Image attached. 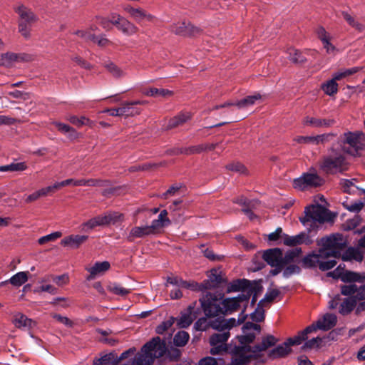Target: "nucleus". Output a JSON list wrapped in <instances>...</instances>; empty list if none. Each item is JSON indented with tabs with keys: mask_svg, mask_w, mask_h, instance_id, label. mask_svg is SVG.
Wrapping results in <instances>:
<instances>
[{
	"mask_svg": "<svg viewBox=\"0 0 365 365\" xmlns=\"http://www.w3.org/2000/svg\"><path fill=\"white\" fill-rule=\"evenodd\" d=\"M166 344L156 336L146 343L141 349V353L135 356L133 365H152L155 359L163 356L166 352Z\"/></svg>",
	"mask_w": 365,
	"mask_h": 365,
	"instance_id": "obj_1",
	"label": "nucleus"
},
{
	"mask_svg": "<svg viewBox=\"0 0 365 365\" xmlns=\"http://www.w3.org/2000/svg\"><path fill=\"white\" fill-rule=\"evenodd\" d=\"M319 168L327 174H336L347 170L349 162L342 150L338 147H333L322 158Z\"/></svg>",
	"mask_w": 365,
	"mask_h": 365,
	"instance_id": "obj_2",
	"label": "nucleus"
},
{
	"mask_svg": "<svg viewBox=\"0 0 365 365\" xmlns=\"http://www.w3.org/2000/svg\"><path fill=\"white\" fill-rule=\"evenodd\" d=\"M317 245L322 247L320 253L325 257L339 258L347 245V240L341 234L336 233L321 238Z\"/></svg>",
	"mask_w": 365,
	"mask_h": 365,
	"instance_id": "obj_3",
	"label": "nucleus"
},
{
	"mask_svg": "<svg viewBox=\"0 0 365 365\" xmlns=\"http://www.w3.org/2000/svg\"><path fill=\"white\" fill-rule=\"evenodd\" d=\"M329 220V213L326 208L319 205H312L305 207L304 216L300 218V222L311 231L317 227L318 224H322Z\"/></svg>",
	"mask_w": 365,
	"mask_h": 365,
	"instance_id": "obj_4",
	"label": "nucleus"
},
{
	"mask_svg": "<svg viewBox=\"0 0 365 365\" xmlns=\"http://www.w3.org/2000/svg\"><path fill=\"white\" fill-rule=\"evenodd\" d=\"M364 135L362 132H348L344 133L339 140L341 150L344 153L356 155L364 148Z\"/></svg>",
	"mask_w": 365,
	"mask_h": 365,
	"instance_id": "obj_5",
	"label": "nucleus"
},
{
	"mask_svg": "<svg viewBox=\"0 0 365 365\" xmlns=\"http://www.w3.org/2000/svg\"><path fill=\"white\" fill-rule=\"evenodd\" d=\"M15 11L19 15V32L25 38H29L31 36V27L38 20V18L31 9L24 5L17 7Z\"/></svg>",
	"mask_w": 365,
	"mask_h": 365,
	"instance_id": "obj_6",
	"label": "nucleus"
},
{
	"mask_svg": "<svg viewBox=\"0 0 365 365\" xmlns=\"http://www.w3.org/2000/svg\"><path fill=\"white\" fill-rule=\"evenodd\" d=\"M323 182V179L317 174L316 170L311 168L308 172L304 173L300 177L294 179L292 186L298 190H305L319 187Z\"/></svg>",
	"mask_w": 365,
	"mask_h": 365,
	"instance_id": "obj_7",
	"label": "nucleus"
},
{
	"mask_svg": "<svg viewBox=\"0 0 365 365\" xmlns=\"http://www.w3.org/2000/svg\"><path fill=\"white\" fill-rule=\"evenodd\" d=\"M200 302L206 316L214 317L223 314L222 298L217 294L207 292Z\"/></svg>",
	"mask_w": 365,
	"mask_h": 365,
	"instance_id": "obj_8",
	"label": "nucleus"
},
{
	"mask_svg": "<svg viewBox=\"0 0 365 365\" xmlns=\"http://www.w3.org/2000/svg\"><path fill=\"white\" fill-rule=\"evenodd\" d=\"M252 292L251 289H245L236 297L222 299L223 314H231L241 307L245 309Z\"/></svg>",
	"mask_w": 365,
	"mask_h": 365,
	"instance_id": "obj_9",
	"label": "nucleus"
},
{
	"mask_svg": "<svg viewBox=\"0 0 365 365\" xmlns=\"http://www.w3.org/2000/svg\"><path fill=\"white\" fill-rule=\"evenodd\" d=\"M122 218L123 215L118 212H108L103 215H98L83 223L81 225V230L83 231H87L88 230H92L96 226L106 225L111 223L114 224L121 220Z\"/></svg>",
	"mask_w": 365,
	"mask_h": 365,
	"instance_id": "obj_10",
	"label": "nucleus"
},
{
	"mask_svg": "<svg viewBox=\"0 0 365 365\" xmlns=\"http://www.w3.org/2000/svg\"><path fill=\"white\" fill-rule=\"evenodd\" d=\"M220 333L212 334L210 338L212 346L210 353L212 355L222 354L227 351V341L230 336V331H219Z\"/></svg>",
	"mask_w": 365,
	"mask_h": 365,
	"instance_id": "obj_11",
	"label": "nucleus"
},
{
	"mask_svg": "<svg viewBox=\"0 0 365 365\" xmlns=\"http://www.w3.org/2000/svg\"><path fill=\"white\" fill-rule=\"evenodd\" d=\"M357 301L358 299L353 297H342L340 294H337L329 302V307L331 309L338 308L340 314L346 315L354 309Z\"/></svg>",
	"mask_w": 365,
	"mask_h": 365,
	"instance_id": "obj_12",
	"label": "nucleus"
},
{
	"mask_svg": "<svg viewBox=\"0 0 365 365\" xmlns=\"http://www.w3.org/2000/svg\"><path fill=\"white\" fill-rule=\"evenodd\" d=\"M327 275L334 279H341L344 282H361L364 279V277L357 272L345 270V266L341 264H339L334 271L329 272Z\"/></svg>",
	"mask_w": 365,
	"mask_h": 365,
	"instance_id": "obj_13",
	"label": "nucleus"
},
{
	"mask_svg": "<svg viewBox=\"0 0 365 365\" xmlns=\"http://www.w3.org/2000/svg\"><path fill=\"white\" fill-rule=\"evenodd\" d=\"M34 59V56L31 54L7 52L0 54V67H9L11 66L14 62H29Z\"/></svg>",
	"mask_w": 365,
	"mask_h": 365,
	"instance_id": "obj_14",
	"label": "nucleus"
},
{
	"mask_svg": "<svg viewBox=\"0 0 365 365\" xmlns=\"http://www.w3.org/2000/svg\"><path fill=\"white\" fill-rule=\"evenodd\" d=\"M247 315L245 314V309L239 314L237 321L235 318H230L228 319L216 320L213 322L211 327L218 331H229L230 329L237 324H240L246 319Z\"/></svg>",
	"mask_w": 365,
	"mask_h": 365,
	"instance_id": "obj_15",
	"label": "nucleus"
},
{
	"mask_svg": "<svg viewBox=\"0 0 365 365\" xmlns=\"http://www.w3.org/2000/svg\"><path fill=\"white\" fill-rule=\"evenodd\" d=\"M262 98V96L259 93H255L252 96H248L246 98H243L241 101H238L235 103L232 101H227L223 104H220L215 106L213 108H209L207 110V113H210L212 110H217L222 108H225L230 106H236L240 109H243L248 108L252 105H254L256 101L260 100Z\"/></svg>",
	"mask_w": 365,
	"mask_h": 365,
	"instance_id": "obj_16",
	"label": "nucleus"
},
{
	"mask_svg": "<svg viewBox=\"0 0 365 365\" xmlns=\"http://www.w3.org/2000/svg\"><path fill=\"white\" fill-rule=\"evenodd\" d=\"M170 30L177 35L194 36L200 33V29L190 22H179L170 26Z\"/></svg>",
	"mask_w": 365,
	"mask_h": 365,
	"instance_id": "obj_17",
	"label": "nucleus"
},
{
	"mask_svg": "<svg viewBox=\"0 0 365 365\" xmlns=\"http://www.w3.org/2000/svg\"><path fill=\"white\" fill-rule=\"evenodd\" d=\"M263 259L270 266L286 264L283 258V253L279 248L266 250L263 254Z\"/></svg>",
	"mask_w": 365,
	"mask_h": 365,
	"instance_id": "obj_18",
	"label": "nucleus"
},
{
	"mask_svg": "<svg viewBox=\"0 0 365 365\" xmlns=\"http://www.w3.org/2000/svg\"><path fill=\"white\" fill-rule=\"evenodd\" d=\"M341 294L345 297H353L356 299L364 300L365 299V284L359 287L354 284L341 286Z\"/></svg>",
	"mask_w": 365,
	"mask_h": 365,
	"instance_id": "obj_19",
	"label": "nucleus"
},
{
	"mask_svg": "<svg viewBox=\"0 0 365 365\" xmlns=\"http://www.w3.org/2000/svg\"><path fill=\"white\" fill-rule=\"evenodd\" d=\"M195 307V302L190 304L187 309L181 312L180 316L175 319L178 327L180 328H187L192 323L195 319L194 313Z\"/></svg>",
	"mask_w": 365,
	"mask_h": 365,
	"instance_id": "obj_20",
	"label": "nucleus"
},
{
	"mask_svg": "<svg viewBox=\"0 0 365 365\" xmlns=\"http://www.w3.org/2000/svg\"><path fill=\"white\" fill-rule=\"evenodd\" d=\"M336 321L337 319L335 314L327 313L313 324L315 327V331L317 329L327 331L334 327L336 324Z\"/></svg>",
	"mask_w": 365,
	"mask_h": 365,
	"instance_id": "obj_21",
	"label": "nucleus"
},
{
	"mask_svg": "<svg viewBox=\"0 0 365 365\" xmlns=\"http://www.w3.org/2000/svg\"><path fill=\"white\" fill-rule=\"evenodd\" d=\"M124 10L127 11L137 22H140L144 19L150 21L153 19V16L150 14H147L140 8H133L130 6H126L124 7Z\"/></svg>",
	"mask_w": 365,
	"mask_h": 365,
	"instance_id": "obj_22",
	"label": "nucleus"
},
{
	"mask_svg": "<svg viewBox=\"0 0 365 365\" xmlns=\"http://www.w3.org/2000/svg\"><path fill=\"white\" fill-rule=\"evenodd\" d=\"M88 239V236L86 235H69L68 237H64L61 242V245L64 247H68L71 249H76L79 247L81 245L84 243Z\"/></svg>",
	"mask_w": 365,
	"mask_h": 365,
	"instance_id": "obj_23",
	"label": "nucleus"
},
{
	"mask_svg": "<svg viewBox=\"0 0 365 365\" xmlns=\"http://www.w3.org/2000/svg\"><path fill=\"white\" fill-rule=\"evenodd\" d=\"M303 123L305 125H309L314 128L330 127L335 123V120L334 119H323L315 117L307 116L304 118Z\"/></svg>",
	"mask_w": 365,
	"mask_h": 365,
	"instance_id": "obj_24",
	"label": "nucleus"
},
{
	"mask_svg": "<svg viewBox=\"0 0 365 365\" xmlns=\"http://www.w3.org/2000/svg\"><path fill=\"white\" fill-rule=\"evenodd\" d=\"M278 339L273 335H267L262 339L260 344L256 345L252 349L254 355L259 356L262 351L267 350L268 348L275 345Z\"/></svg>",
	"mask_w": 365,
	"mask_h": 365,
	"instance_id": "obj_25",
	"label": "nucleus"
},
{
	"mask_svg": "<svg viewBox=\"0 0 365 365\" xmlns=\"http://www.w3.org/2000/svg\"><path fill=\"white\" fill-rule=\"evenodd\" d=\"M171 224V221L168 217V211L166 210H162L158 219L152 221L151 225H150L154 232L156 233L161 228L167 227Z\"/></svg>",
	"mask_w": 365,
	"mask_h": 365,
	"instance_id": "obj_26",
	"label": "nucleus"
},
{
	"mask_svg": "<svg viewBox=\"0 0 365 365\" xmlns=\"http://www.w3.org/2000/svg\"><path fill=\"white\" fill-rule=\"evenodd\" d=\"M14 326L18 329L32 328L36 326V322L31 319L28 318L22 313H16L14 316L12 321Z\"/></svg>",
	"mask_w": 365,
	"mask_h": 365,
	"instance_id": "obj_27",
	"label": "nucleus"
},
{
	"mask_svg": "<svg viewBox=\"0 0 365 365\" xmlns=\"http://www.w3.org/2000/svg\"><path fill=\"white\" fill-rule=\"evenodd\" d=\"M110 263L107 261L96 262L95 264L86 269L90 273L87 277L88 280H91L95 278L96 275L102 274L110 269Z\"/></svg>",
	"mask_w": 365,
	"mask_h": 365,
	"instance_id": "obj_28",
	"label": "nucleus"
},
{
	"mask_svg": "<svg viewBox=\"0 0 365 365\" xmlns=\"http://www.w3.org/2000/svg\"><path fill=\"white\" fill-rule=\"evenodd\" d=\"M314 331H315V327L314 324H312L306 327L303 331L299 332L297 336H294L293 338H289L288 339H287L286 341L287 344L289 346V347L293 345L301 344L302 341L307 339V335L309 333L313 332Z\"/></svg>",
	"mask_w": 365,
	"mask_h": 365,
	"instance_id": "obj_29",
	"label": "nucleus"
},
{
	"mask_svg": "<svg viewBox=\"0 0 365 365\" xmlns=\"http://www.w3.org/2000/svg\"><path fill=\"white\" fill-rule=\"evenodd\" d=\"M140 103H141L140 101L123 103L120 106L122 116L129 117L140 114V110L134 106Z\"/></svg>",
	"mask_w": 365,
	"mask_h": 365,
	"instance_id": "obj_30",
	"label": "nucleus"
},
{
	"mask_svg": "<svg viewBox=\"0 0 365 365\" xmlns=\"http://www.w3.org/2000/svg\"><path fill=\"white\" fill-rule=\"evenodd\" d=\"M340 257L343 261L361 262L364 258V253L358 248L349 247L341 254Z\"/></svg>",
	"mask_w": 365,
	"mask_h": 365,
	"instance_id": "obj_31",
	"label": "nucleus"
},
{
	"mask_svg": "<svg viewBox=\"0 0 365 365\" xmlns=\"http://www.w3.org/2000/svg\"><path fill=\"white\" fill-rule=\"evenodd\" d=\"M153 234L154 232L150 225L135 227L130 230L128 235V239L131 241L134 238H141Z\"/></svg>",
	"mask_w": 365,
	"mask_h": 365,
	"instance_id": "obj_32",
	"label": "nucleus"
},
{
	"mask_svg": "<svg viewBox=\"0 0 365 365\" xmlns=\"http://www.w3.org/2000/svg\"><path fill=\"white\" fill-rule=\"evenodd\" d=\"M291 351V348L287 344V341L284 342L282 344L278 345L275 348L272 349L269 352V357L271 359H277L284 357L288 355Z\"/></svg>",
	"mask_w": 365,
	"mask_h": 365,
	"instance_id": "obj_33",
	"label": "nucleus"
},
{
	"mask_svg": "<svg viewBox=\"0 0 365 365\" xmlns=\"http://www.w3.org/2000/svg\"><path fill=\"white\" fill-rule=\"evenodd\" d=\"M306 235L304 233H300L295 236H289L287 235H283V243L287 246H295L297 245L305 242L309 245L311 242L308 240L305 242Z\"/></svg>",
	"mask_w": 365,
	"mask_h": 365,
	"instance_id": "obj_34",
	"label": "nucleus"
},
{
	"mask_svg": "<svg viewBox=\"0 0 365 365\" xmlns=\"http://www.w3.org/2000/svg\"><path fill=\"white\" fill-rule=\"evenodd\" d=\"M309 51L300 52L299 51L291 49L289 51L290 60L294 63L295 66H304L305 62L309 60L307 56L309 55Z\"/></svg>",
	"mask_w": 365,
	"mask_h": 365,
	"instance_id": "obj_35",
	"label": "nucleus"
},
{
	"mask_svg": "<svg viewBox=\"0 0 365 365\" xmlns=\"http://www.w3.org/2000/svg\"><path fill=\"white\" fill-rule=\"evenodd\" d=\"M322 257H325L324 255H321L320 250L318 254L312 253L306 256L302 260V264L304 267L311 268L318 266L319 267V263Z\"/></svg>",
	"mask_w": 365,
	"mask_h": 365,
	"instance_id": "obj_36",
	"label": "nucleus"
},
{
	"mask_svg": "<svg viewBox=\"0 0 365 365\" xmlns=\"http://www.w3.org/2000/svg\"><path fill=\"white\" fill-rule=\"evenodd\" d=\"M115 23L118 24V25L117 26L118 29L121 30L125 34L132 35L138 31V28L133 24L128 21L123 17L122 18L120 21H115Z\"/></svg>",
	"mask_w": 365,
	"mask_h": 365,
	"instance_id": "obj_37",
	"label": "nucleus"
},
{
	"mask_svg": "<svg viewBox=\"0 0 365 365\" xmlns=\"http://www.w3.org/2000/svg\"><path fill=\"white\" fill-rule=\"evenodd\" d=\"M53 124L58 128V130L63 134H67V136L73 140L78 137V132L72 127L67 124L60 122H53Z\"/></svg>",
	"mask_w": 365,
	"mask_h": 365,
	"instance_id": "obj_38",
	"label": "nucleus"
},
{
	"mask_svg": "<svg viewBox=\"0 0 365 365\" xmlns=\"http://www.w3.org/2000/svg\"><path fill=\"white\" fill-rule=\"evenodd\" d=\"M29 272H19L9 279V283L14 287H19L29 279Z\"/></svg>",
	"mask_w": 365,
	"mask_h": 365,
	"instance_id": "obj_39",
	"label": "nucleus"
},
{
	"mask_svg": "<svg viewBox=\"0 0 365 365\" xmlns=\"http://www.w3.org/2000/svg\"><path fill=\"white\" fill-rule=\"evenodd\" d=\"M190 118L191 115L189 113H180L170 119L167 127L169 129L178 127L187 121L189 119H190Z\"/></svg>",
	"mask_w": 365,
	"mask_h": 365,
	"instance_id": "obj_40",
	"label": "nucleus"
},
{
	"mask_svg": "<svg viewBox=\"0 0 365 365\" xmlns=\"http://www.w3.org/2000/svg\"><path fill=\"white\" fill-rule=\"evenodd\" d=\"M27 168L24 162L12 163L6 165L0 166V172H19L24 171Z\"/></svg>",
	"mask_w": 365,
	"mask_h": 365,
	"instance_id": "obj_41",
	"label": "nucleus"
},
{
	"mask_svg": "<svg viewBox=\"0 0 365 365\" xmlns=\"http://www.w3.org/2000/svg\"><path fill=\"white\" fill-rule=\"evenodd\" d=\"M215 144H202L195 146H192L187 149H185L183 151L181 150L180 153L185 154L200 153L204 150H212L215 148Z\"/></svg>",
	"mask_w": 365,
	"mask_h": 365,
	"instance_id": "obj_42",
	"label": "nucleus"
},
{
	"mask_svg": "<svg viewBox=\"0 0 365 365\" xmlns=\"http://www.w3.org/2000/svg\"><path fill=\"white\" fill-rule=\"evenodd\" d=\"M145 94L148 96H161L163 98H169L173 96V92L168 89L164 88H150L145 92Z\"/></svg>",
	"mask_w": 365,
	"mask_h": 365,
	"instance_id": "obj_43",
	"label": "nucleus"
},
{
	"mask_svg": "<svg viewBox=\"0 0 365 365\" xmlns=\"http://www.w3.org/2000/svg\"><path fill=\"white\" fill-rule=\"evenodd\" d=\"M68 120L70 121V123L78 127H81L85 125L92 127L93 125V122L85 116L78 118L76 115H71L68 118Z\"/></svg>",
	"mask_w": 365,
	"mask_h": 365,
	"instance_id": "obj_44",
	"label": "nucleus"
},
{
	"mask_svg": "<svg viewBox=\"0 0 365 365\" xmlns=\"http://www.w3.org/2000/svg\"><path fill=\"white\" fill-rule=\"evenodd\" d=\"M190 339V335L185 331H178L174 336L173 342L177 346H185Z\"/></svg>",
	"mask_w": 365,
	"mask_h": 365,
	"instance_id": "obj_45",
	"label": "nucleus"
},
{
	"mask_svg": "<svg viewBox=\"0 0 365 365\" xmlns=\"http://www.w3.org/2000/svg\"><path fill=\"white\" fill-rule=\"evenodd\" d=\"M108 290L113 294H115L116 295H119L121 297H125L129 293H130V289H126L125 287H123L120 284H118L116 283L110 284L108 286Z\"/></svg>",
	"mask_w": 365,
	"mask_h": 365,
	"instance_id": "obj_46",
	"label": "nucleus"
},
{
	"mask_svg": "<svg viewBox=\"0 0 365 365\" xmlns=\"http://www.w3.org/2000/svg\"><path fill=\"white\" fill-rule=\"evenodd\" d=\"M344 207L349 211L352 212H359L365 205V201L356 200L350 202H346L343 203Z\"/></svg>",
	"mask_w": 365,
	"mask_h": 365,
	"instance_id": "obj_47",
	"label": "nucleus"
},
{
	"mask_svg": "<svg viewBox=\"0 0 365 365\" xmlns=\"http://www.w3.org/2000/svg\"><path fill=\"white\" fill-rule=\"evenodd\" d=\"M322 88L326 94L331 96L337 92L338 84L335 82V79H331L324 83L322 86Z\"/></svg>",
	"mask_w": 365,
	"mask_h": 365,
	"instance_id": "obj_48",
	"label": "nucleus"
},
{
	"mask_svg": "<svg viewBox=\"0 0 365 365\" xmlns=\"http://www.w3.org/2000/svg\"><path fill=\"white\" fill-rule=\"evenodd\" d=\"M354 181H356V179H341L340 180V185L344 192L351 194L354 192L355 189H359L354 185Z\"/></svg>",
	"mask_w": 365,
	"mask_h": 365,
	"instance_id": "obj_49",
	"label": "nucleus"
},
{
	"mask_svg": "<svg viewBox=\"0 0 365 365\" xmlns=\"http://www.w3.org/2000/svg\"><path fill=\"white\" fill-rule=\"evenodd\" d=\"M198 365H225V363L221 358L216 359L212 356H206L199 361Z\"/></svg>",
	"mask_w": 365,
	"mask_h": 365,
	"instance_id": "obj_50",
	"label": "nucleus"
},
{
	"mask_svg": "<svg viewBox=\"0 0 365 365\" xmlns=\"http://www.w3.org/2000/svg\"><path fill=\"white\" fill-rule=\"evenodd\" d=\"M341 14L344 19L347 21V23L352 27L355 28L356 30L361 31L364 30V26L356 21L355 19L349 14L346 11H342Z\"/></svg>",
	"mask_w": 365,
	"mask_h": 365,
	"instance_id": "obj_51",
	"label": "nucleus"
},
{
	"mask_svg": "<svg viewBox=\"0 0 365 365\" xmlns=\"http://www.w3.org/2000/svg\"><path fill=\"white\" fill-rule=\"evenodd\" d=\"M226 168L230 171L237 173L240 174H245L247 173L246 168L244 166L243 164L239 162L229 163L226 165Z\"/></svg>",
	"mask_w": 365,
	"mask_h": 365,
	"instance_id": "obj_52",
	"label": "nucleus"
},
{
	"mask_svg": "<svg viewBox=\"0 0 365 365\" xmlns=\"http://www.w3.org/2000/svg\"><path fill=\"white\" fill-rule=\"evenodd\" d=\"M62 235V233L61 232H54L49 235L43 236L40 237L38 240V242L40 245H43L48 242L54 241L58 238H60Z\"/></svg>",
	"mask_w": 365,
	"mask_h": 365,
	"instance_id": "obj_53",
	"label": "nucleus"
},
{
	"mask_svg": "<svg viewBox=\"0 0 365 365\" xmlns=\"http://www.w3.org/2000/svg\"><path fill=\"white\" fill-rule=\"evenodd\" d=\"M175 321V318L170 317L168 320L163 322L160 325H158L156 328V332L158 334H162L169 328H170Z\"/></svg>",
	"mask_w": 365,
	"mask_h": 365,
	"instance_id": "obj_54",
	"label": "nucleus"
},
{
	"mask_svg": "<svg viewBox=\"0 0 365 365\" xmlns=\"http://www.w3.org/2000/svg\"><path fill=\"white\" fill-rule=\"evenodd\" d=\"M76 35L84 39L86 41H96V36L91 33L89 30H78L74 33Z\"/></svg>",
	"mask_w": 365,
	"mask_h": 365,
	"instance_id": "obj_55",
	"label": "nucleus"
},
{
	"mask_svg": "<svg viewBox=\"0 0 365 365\" xmlns=\"http://www.w3.org/2000/svg\"><path fill=\"white\" fill-rule=\"evenodd\" d=\"M279 294V292L277 289H272L267 292L264 297L259 302V305H264L266 302H272Z\"/></svg>",
	"mask_w": 365,
	"mask_h": 365,
	"instance_id": "obj_56",
	"label": "nucleus"
},
{
	"mask_svg": "<svg viewBox=\"0 0 365 365\" xmlns=\"http://www.w3.org/2000/svg\"><path fill=\"white\" fill-rule=\"evenodd\" d=\"M264 305H257V309L254 312L251 314V318L253 321L257 322H260L264 320V312L262 309Z\"/></svg>",
	"mask_w": 365,
	"mask_h": 365,
	"instance_id": "obj_57",
	"label": "nucleus"
},
{
	"mask_svg": "<svg viewBox=\"0 0 365 365\" xmlns=\"http://www.w3.org/2000/svg\"><path fill=\"white\" fill-rule=\"evenodd\" d=\"M334 137V134L332 133H326L322 135H319L317 136H312L313 144H319L328 142L330 139Z\"/></svg>",
	"mask_w": 365,
	"mask_h": 365,
	"instance_id": "obj_58",
	"label": "nucleus"
},
{
	"mask_svg": "<svg viewBox=\"0 0 365 365\" xmlns=\"http://www.w3.org/2000/svg\"><path fill=\"white\" fill-rule=\"evenodd\" d=\"M51 280L55 282L58 286H63L68 282V276L67 274H62L58 276L51 275Z\"/></svg>",
	"mask_w": 365,
	"mask_h": 365,
	"instance_id": "obj_59",
	"label": "nucleus"
},
{
	"mask_svg": "<svg viewBox=\"0 0 365 365\" xmlns=\"http://www.w3.org/2000/svg\"><path fill=\"white\" fill-rule=\"evenodd\" d=\"M302 252L301 248H295L290 252L286 253L285 256L283 257L286 264L292 261L296 257L299 256Z\"/></svg>",
	"mask_w": 365,
	"mask_h": 365,
	"instance_id": "obj_60",
	"label": "nucleus"
},
{
	"mask_svg": "<svg viewBox=\"0 0 365 365\" xmlns=\"http://www.w3.org/2000/svg\"><path fill=\"white\" fill-rule=\"evenodd\" d=\"M51 317L59 323L63 324L68 327H71L73 326L72 321L66 317L58 314H52Z\"/></svg>",
	"mask_w": 365,
	"mask_h": 365,
	"instance_id": "obj_61",
	"label": "nucleus"
},
{
	"mask_svg": "<svg viewBox=\"0 0 365 365\" xmlns=\"http://www.w3.org/2000/svg\"><path fill=\"white\" fill-rule=\"evenodd\" d=\"M181 288H185L190 290H198L202 289L201 285L200 286L197 283L194 281H185L182 279L181 285Z\"/></svg>",
	"mask_w": 365,
	"mask_h": 365,
	"instance_id": "obj_62",
	"label": "nucleus"
},
{
	"mask_svg": "<svg viewBox=\"0 0 365 365\" xmlns=\"http://www.w3.org/2000/svg\"><path fill=\"white\" fill-rule=\"evenodd\" d=\"M336 264L335 259H329L327 261L320 260L319 269L322 271H327L333 268Z\"/></svg>",
	"mask_w": 365,
	"mask_h": 365,
	"instance_id": "obj_63",
	"label": "nucleus"
},
{
	"mask_svg": "<svg viewBox=\"0 0 365 365\" xmlns=\"http://www.w3.org/2000/svg\"><path fill=\"white\" fill-rule=\"evenodd\" d=\"M300 272V268L294 264L288 266L283 272V275L285 277H289L293 274H297Z\"/></svg>",
	"mask_w": 365,
	"mask_h": 365,
	"instance_id": "obj_64",
	"label": "nucleus"
}]
</instances>
